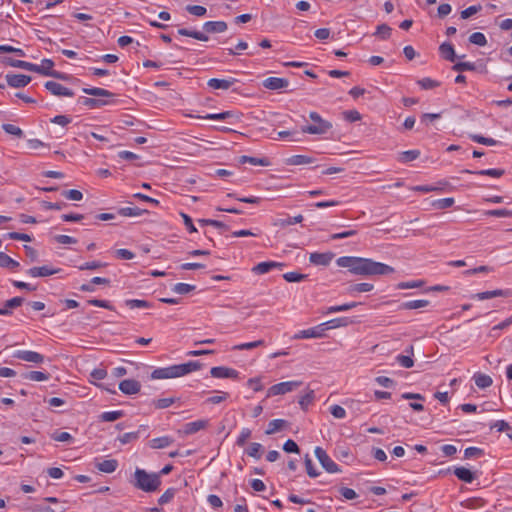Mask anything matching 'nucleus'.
<instances>
[{
    "mask_svg": "<svg viewBox=\"0 0 512 512\" xmlns=\"http://www.w3.org/2000/svg\"><path fill=\"white\" fill-rule=\"evenodd\" d=\"M358 304L359 303H357V302H351V303H346V304H342V305L330 306L325 311H323V313L324 314H332V313H337V312L348 311V310L353 309L356 306H358Z\"/></svg>",
    "mask_w": 512,
    "mask_h": 512,
    "instance_id": "2f4dec72",
    "label": "nucleus"
},
{
    "mask_svg": "<svg viewBox=\"0 0 512 512\" xmlns=\"http://www.w3.org/2000/svg\"><path fill=\"white\" fill-rule=\"evenodd\" d=\"M7 84L13 88H22L31 82V77L24 74L9 73L5 76Z\"/></svg>",
    "mask_w": 512,
    "mask_h": 512,
    "instance_id": "1a4fd4ad",
    "label": "nucleus"
},
{
    "mask_svg": "<svg viewBox=\"0 0 512 512\" xmlns=\"http://www.w3.org/2000/svg\"><path fill=\"white\" fill-rule=\"evenodd\" d=\"M250 436L251 430L249 428H243L237 438L236 444L240 447L244 446Z\"/></svg>",
    "mask_w": 512,
    "mask_h": 512,
    "instance_id": "e2e57ef3",
    "label": "nucleus"
},
{
    "mask_svg": "<svg viewBox=\"0 0 512 512\" xmlns=\"http://www.w3.org/2000/svg\"><path fill=\"white\" fill-rule=\"evenodd\" d=\"M176 402V398L170 397V398H160L153 400V405L156 409H165L171 406Z\"/></svg>",
    "mask_w": 512,
    "mask_h": 512,
    "instance_id": "49530a36",
    "label": "nucleus"
},
{
    "mask_svg": "<svg viewBox=\"0 0 512 512\" xmlns=\"http://www.w3.org/2000/svg\"><path fill=\"white\" fill-rule=\"evenodd\" d=\"M186 11L188 13H190L191 15L198 16V17L204 16L207 12L206 8L204 6H200V5H187Z\"/></svg>",
    "mask_w": 512,
    "mask_h": 512,
    "instance_id": "864d4df0",
    "label": "nucleus"
},
{
    "mask_svg": "<svg viewBox=\"0 0 512 512\" xmlns=\"http://www.w3.org/2000/svg\"><path fill=\"white\" fill-rule=\"evenodd\" d=\"M51 438L58 442H71L73 437L68 432L55 431L51 434Z\"/></svg>",
    "mask_w": 512,
    "mask_h": 512,
    "instance_id": "5fc2aeb1",
    "label": "nucleus"
},
{
    "mask_svg": "<svg viewBox=\"0 0 512 512\" xmlns=\"http://www.w3.org/2000/svg\"><path fill=\"white\" fill-rule=\"evenodd\" d=\"M45 88L55 96H65L72 97L74 93L69 88L63 86L62 84L55 81H47L45 83Z\"/></svg>",
    "mask_w": 512,
    "mask_h": 512,
    "instance_id": "9d476101",
    "label": "nucleus"
},
{
    "mask_svg": "<svg viewBox=\"0 0 512 512\" xmlns=\"http://www.w3.org/2000/svg\"><path fill=\"white\" fill-rule=\"evenodd\" d=\"M176 490L174 488L167 489L158 499L160 505L169 503L175 496Z\"/></svg>",
    "mask_w": 512,
    "mask_h": 512,
    "instance_id": "052dcab7",
    "label": "nucleus"
},
{
    "mask_svg": "<svg viewBox=\"0 0 512 512\" xmlns=\"http://www.w3.org/2000/svg\"><path fill=\"white\" fill-rule=\"evenodd\" d=\"M312 162V158L306 155H294L289 159V164L291 165H304Z\"/></svg>",
    "mask_w": 512,
    "mask_h": 512,
    "instance_id": "09e8293b",
    "label": "nucleus"
},
{
    "mask_svg": "<svg viewBox=\"0 0 512 512\" xmlns=\"http://www.w3.org/2000/svg\"><path fill=\"white\" fill-rule=\"evenodd\" d=\"M464 172L470 173V174L490 176V177H494V178H499L502 175H504V173H505V171L503 169H494V168L484 169V170H479V171L465 170Z\"/></svg>",
    "mask_w": 512,
    "mask_h": 512,
    "instance_id": "c756f323",
    "label": "nucleus"
},
{
    "mask_svg": "<svg viewBox=\"0 0 512 512\" xmlns=\"http://www.w3.org/2000/svg\"><path fill=\"white\" fill-rule=\"evenodd\" d=\"M420 156L419 150H407L399 154L398 160L402 163H407L417 159Z\"/></svg>",
    "mask_w": 512,
    "mask_h": 512,
    "instance_id": "58836bf2",
    "label": "nucleus"
},
{
    "mask_svg": "<svg viewBox=\"0 0 512 512\" xmlns=\"http://www.w3.org/2000/svg\"><path fill=\"white\" fill-rule=\"evenodd\" d=\"M62 195L68 199V200H72V201H80L83 199V194L81 191L79 190H76V189H71V190H65L62 192Z\"/></svg>",
    "mask_w": 512,
    "mask_h": 512,
    "instance_id": "603ef678",
    "label": "nucleus"
},
{
    "mask_svg": "<svg viewBox=\"0 0 512 512\" xmlns=\"http://www.w3.org/2000/svg\"><path fill=\"white\" fill-rule=\"evenodd\" d=\"M334 254L331 252L318 253L314 252L310 254L309 260L314 265L328 266L332 261Z\"/></svg>",
    "mask_w": 512,
    "mask_h": 512,
    "instance_id": "dca6fc26",
    "label": "nucleus"
},
{
    "mask_svg": "<svg viewBox=\"0 0 512 512\" xmlns=\"http://www.w3.org/2000/svg\"><path fill=\"white\" fill-rule=\"evenodd\" d=\"M83 92L85 94L97 97V98L80 97L78 99L79 104L86 106L90 109L100 108L102 106L109 105L112 103V101H110V100H105V99H102L99 97H113L114 96V94L111 93L110 91L103 89V88H97V87L84 88Z\"/></svg>",
    "mask_w": 512,
    "mask_h": 512,
    "instance_id": "20e7f679",
    "label": "nucleus"
},
{
    "mask_svg": "<svg viewBox=\"0 0 512 512\" xmlns=\"http://www.w3.org/2000/svg\"><path fill=\"white\" fill-rule=\"evenodd\" d=\"M195 289L194 285L186 284V283H177L173 287V291L178 294H187Z\"/></svg>",
    "mask_w": 512,
    "mask_h": 512,
    "instance_id": "13d9d810",
    "label": "nucleus"
},
{
    "mask_svg": "<svg viewBox=\"0 0 512 512\" xmlns=\"http://www.w3.org/2000/svg\"><path fill=\"white\" fill-rule=\"evenodd\" d=\"M339 267L347 268L351 274L359 276H380L394 273V268L370 258L342 256L336 260Z\"/></svg>",
    "mask_w": 512,
    "mask_h": 512,
    "instance_id": "f257e3e1",
    "label": "nucleus"
},
{
    "mask_svg": "<svg viewBox=\"0 0 512 512\" xmlns=\"http://www.w3.org/2000/svg\"><path fill=\"white\" fill-rule=\"evenodd\" d=\"M96 467L101 472L113 473L118 467V462L115 459L103 460L97 463Z\"/></svg>",
    "mask_w": 512,
    "mask_h": 512,
    "instance_id": "a878e982",
    "label": "nucleus"
},
{
    "mask_svg": "<svg viewBox=\"0 0 512 512\" xmlns=\"http://www.w3.org/2000/svg\"><path fill=\"white\" fill-rule=\"evenodd\" d=\"M59 272H60V269L53 268L48 265L41 266V267H32L27 271L28 275H30L31 277H34V278L51 276V275L57 274Z\"/></svg>",
    "mask_w": 512,
    "mask_h": 512,
    "instance_id": "4468645a",
    "label": "nucleus"
},
{
    "mask_svg": "<svg viewBox=\"0 0 512 512\" xmlns=\"http://www.w3.org/2000/svg\"><path fill=\"white\" fill-rule=\"evenodd\" d=\"M373 288L374 286L371 283H358L349 286L348 293L353 295L354 293L370 292Z\"/></svg>",
    "mask_w": 512,
    "mask_h": 512,
    "instance_id": "72a5a7b5",
    "label": "nucleus"
},
{
    "mask_svg": "<svg viewBox=\"0 0 512 512\" xmlns=\"http://www.w3.org/2000/svg\"><path fill=\"white\" fill-rule=\"evenodd\" d=\"M263 345H264L263 340H257V341H253V342H247V343H242V344L236 345L234 347V349L235 350H251L253 348L260 347Z\"/></svg>",
    "mask_w": 512,
    "mask_h": 512,
    "instance_id": "4d7b16f0",
    "label": "nucleus"
},
{
    "mask_svg": "<svg viewBox=\"0 0 512 512\" xmlns=\"http://www.w3.org/2000/svg\"><path fill=\"white\" fill-rule=\"evenodd\" d=\"M352 323V321L347 317L335 318L329 321L324 322L326 331L338 327H344Z\"/></svg>",
    "mask_w": 512,
    "mask_h": 512,
    "instance_id": "cd10ccee",
    "label": "nucleus"
},
{
    "mask_svg": "<svg viewBox=\"0 0 512 512\" xmlns=\"http://www.w3.org/2000/svg\"><path fill=\"white\" fill-rule=\"evenodd\" d=\"M3 130L17 138H22L24 136L22 129L13 124H3Z\"/></svg>",
    "mask_w": 512,
    "mask_h": 512,
    "instance_id": "8fccbe9b",
    "label": "nucleus"
},
{
    "mask_svg": "<svg viewBox=\"0 0 512 512\" xmlns=\"http://www.w3.org/2000/svg\"><path fill=\"white\" fill-rule=\"evenodd\" d=\"M13 357L36 364L42 363L44 361V356L42 354L29 350H18L13 354Z\"/></svg>",
    "mask_w": 512,
    "mask_h": 512,
    "instance_id": "f8f14e48",
    "label": "nucleus"
},
{
    "mask_svg": "<svg viewBox=\"0 0 512 512\" xmlns=\"http://www.w3.org/2000/svg\"><path fill=\"white\" fill-rule=\"evenodd\" d=\"M201 119H209V120H226L228 118L234 117V113L232 111H225L221 113H211L205 116H197Z\"/></svg>",
    "mask_w": 512,
    "mask_h": 512,
    "instance_id": "a19ab883",
    "label": "nucleus"
},
{
    "mask_svg": "<svg viewBox=\"0 0 512 512\" xmlns=\"http://www.w3.org/2000/svg\"><path fill=\"white\" fill-rule=\"evenodd\" d=\"M54 62L50 59H43L41 65H38V70H34V72L40 73L45 76H49V73L53 71Z\"/></svg>",
    "mask_w": 512,
    "mask_h": 512,
    "instance_id": "79ce46f5",
    "label": "nucleus"
},
{
    "mask_svg": "<svg viewBox=\"0 0 512 512\" xmlns=\"http://www.w3.org/2000/svg\"><path fill=\"white\" fill-rule=\"evenodd\" d=\"M283 278L287 282H300L307 278V275L298 272H287L283 274Z\"/></svg>",
    "mask_w": 512,
    "mask_h": 512,
    "instance_id": "6e6d98bb",
    "label": "nucleus"
},
{
    "mask_svg": "<svg viewBox=\"0 0 512 512\" xmlns=\"http://www.w3.org/2000/svg\"><path fill=\"white\" fill-rule=\"evenodd\" d=\"M262 85L269 90H281L287 88L289 82L285 78L268 77L262 82Z\"/></svg>",
    "mask_w": 512,
    "mask_h": 512,
    "instance_id": "ddd939ff",
    "label": "nucleus"
},
{
    "mask_svg": "<svg viewBox=\"0 0 512 512\" xmlns=\"http://www.w3.org/2000/svg\"><path fill=\"white\" fill-rule=\"evenodd\" d=\"M203 29L208 33H223L227 30V23L224 21H208L204 23Z\"/></svg>",
    "mask_w": 512,
    "mask_h": 512,
    "instance_id": "aec40b11",
    "label": "nucleus"
},
{
    "mask_svg": "<svg viewBox=\"0 0 512 512\" xmlns=\"http://www.w3.org/2000/svg\"><path fill=\"white\" fill-rule=\"evenodd\" d=\"M125 305L131 309L134 308H151L152 304L146 300L140 299H128L125 301Z\"/></svg>",
    "mask_w": 512,
    "mask_h": 512,
    "instance_id": "c03bdc74",
    "label": "nucleus"
},
{
    "mask_svg": "<svg viewBox=\"0 0 512 512\" xmlns=\"http://www.w3.org/2000/svg\"><path fill=\"white\" fill-rule=\"evenodd\" d=\"M5 63L11 67L21 68V69H24L27 71L34 72V70H38V65L23 61V60H15L12 58H7Z\"/></svg>",
    "mask_w": 512,
    "mask_h": 512,
    "instance_id": "4be33fe9",
    "label": "nucleus"
},
{
    "mask_svg": "<svg viewBox=\"0 0 512 512\" xmlns=\"http://www.w3.org/2000/svg\"><path fill=\"white\" fill-rule=\"evenodd\" d=\"M23 378L26 380L41 382V381L48 380L49 374L41 372V371H30V372L25 373L23 375Z\"/></svg>",
    "mask_w": 512,
    "mask_h": 512,
    "instance_id": "c9c22d12",
    "label": "nucleus"
},
{
    "mask_svg": "<svg viewBox=\"0 0 512 512\" xmlns=\"http://www.w3.org/2000/svg\"><path fill=\"white\" fill-rule=\"evenodd\" d=\"M454 474L458 479H460L466 483H471L475 479L474 473L465 467L455 468Z\"/></svg>",
    "mask_w": 512,
    "mask_h": 512,
    "instance_id": "b1692460",
    "label": "nucleus"
},
{
    "mask_svg": "<svg viewBox=\"0 0 512 512\" xmlns=\"http://www.w3.org/2000/svg\"><path fill=\"white\" fill-rule=\"evenodd\" d=\"M454 198H442V199H437V200H434L432 202V206L436 209H446V208H449L451 206H453L454 204Z\"/></svg>",
    "mask_w": 512,
    "mask_h": 512,
    "instance_id": "a18cd8bd",
    "label": "nucleus"
},
{
    "mask_svg": "<svg viewBox=\"0 0 512 512\" xmlns=\"http://www.w3.org/2000/svg\"><path fill=\"white\" fill-rule=\"evenodd\" d=\"M236 82V79L229 78V79H217L212 78L208 80L207 85L212 89H222V90H228L230 87L234 85Z\"/></svg>",
    "mask_w": 512,
    "mask_h": 512,
    "instance_id": "a211bd4d",
    "label": "nucleus"
},
{
    "mask_svg": "<svg viewBox=\"0 0 512 512\" xmlns=\"http://www.w3.org/2000/svg\"><path fill=\"white\" fill-rule=\"evenodd\" d=\"M173 443V439L169 436L154 438L150 441V447L153 449H162Z\"/></svg>",
    "mask_w": 512,
    "mask_h": 512,
    "instance_id": "c85d7f7f",
    "label": "nucleus"
},
{
    "mask_svg": "<svg viewBox=\"0 0 512 512\" xmlns=\"http://www.w3.org/2000/svg\"><path fill=\"white\" fill-rule=\"evenodd\" d=\"M315 394L313 390H308L299 398V405L303 410H307L308 406L314 401Z\"/></svg>",
    "mask_w": 512,
    "mask_h": 512,
    "instance_id": "ea45409f",
    "label": "nucleus"
},
{
    "mask_svg": "<svg viewBox=\"0 0 512 512\" xmlns=\"http://www.w3.org/2000/svg\"><path fill=\"white\" fill-rule=\"evenodd\" d=\"M309 118L313 121V124L303 126L301 129L302 133L321 135L327 133L332 128V124L324 120L317 112H310Z\"/></svg>",
    "mask_w": 512,
    "mask_h": 512,
    "instance_id": "39448f33",
    "label": "nucleus"
},
{
    "mask_svg": "<svg viewBox=\"0 0 512 512\" xmlns=\"http://www.w3.org/2000/svg\"><path fill=\"white\" fill-rule=\"evenodd\" d=\"M510 294L509 290L496 289L492 291L479 292L474 295V298L478 300H486L495 297H508Z\"/></svg>",
    "mask_w": 512,
    "mask_h": 512,
    "instance_id": "6ab92c4d",
    "label": "nucleus"
},
{
    "mask_svg": "<svg viewBox=\"0 0 512 512\" xmlns=\"http://www.w3.org/2000/svg\"><path fill=\"white\" fill-rule=\"evenodd\" d=\"M469 42L478 46H485L487 39L481 32H474L469 36Z\"/></svg>",
    "mask_w": 512,
    "mask_h": 512,
    "instance_id": "de8ad7c7",
    "label": "nucleus"
},
{
    "mask_svg": "<svg viewBox=\"0 0 512 512\" xmlns=\"http://www.w3.org/2000/svg\"><path fill=\"white\" fill-rule=\"evenodd\" d=\"M326 328L324 323H321L315 327H311L305 330H301L296 333L294 339H308V338H322L325 336Z\"/></svg>",
    "mask_w": 512,
    "mask_h": 512,
    "instance_id": "6e6552de",
    "label": "nucleus"
},
{
    "mask_svg": "<svg viewBox=\"0 0 512 512\" xmlns=\"http://www.w3.org/2000/svg\"><path fill=\"white\" fill-rule=\"evenodd\" d=\"M440 54L442 57L448 61L454 62L456 59V54L454 47L450 43H442L439 47Z\"/></svg>",
    "mask_w": 512,
    "mask_h": 512,
    "instance_id": "393cba45",
    "label": "nucleus"
},
{
    "mask_svg": "<svg viewBox=\"0 0 512 512\" xmlns=\"http://www.w3.org/2000/svg\"><path fill=\"white\" fill-rule=\"evenodd\" d=\"M302 385V381H286L272 385L268 388L266 397L270 398L277 395H284L296 390Z\"/></svg>",
    "mask_w": 512,
    "mask_h": 512,
    "instance_id": "423d86ee",
    "label": "nucleus"
},
{
    "mask_svg": "<svg viewBox=\"0 0 512 512\" xmlns=\"http://www.w3.org/2000/svg\"><path fill=\"white\" fill-rule=\"evenodd\" d=\"M131 483L135 488L144 492H155L161 484L160 474L148 473L144 469L136 468Z\"/></svg>",
    "mask_w": 512,
    "mask_h": 512,
    "instance_id": "7ed1b4c3",
    "label": "nucleus"
},
{
    "mask_svg": "<svg viewBox=\"0 0 512 512\" xmlns=\"http://www.w3.org/2000/svg\"><path fill=\"white\" fill-rule=\"evenodd\" d=\"M239 162L242 164L249 163L252 165L268 166L269 161L266 158H256L243 155L240 157Z\"/></svg>",
    "mask_w": 512,
    "mask_h": 512,
    "instance_id": "e433bc0d",
    "label": "nucleus"
},
{
    "mask_svg": "<svg viewBox=\"0 0 512 512\" xmlns=\"http://www.w3.org/2000/svg\"><path fill=\"white\" fill-rule=\"evenodd\" d=\"M262 452H263V447L260 443H251L248 447V449L246 450V453L250 456V457H253L255 459H260L261 456H262Z\"/></svg>",
    "mask_w": 512,
    "mask_h": 512,
    "instance_id": "37998d69",
    "label": "nucleus"
},
{
    "mask_svg": "<svg viewBox=\"0 0 512 512\" xmlns=\"http://www.w3.org/2000/svg\"><path fill=\"white\" fill-rule=\"evenodd\" d=\"M314 453L322 467L328 473H338L341 471L339 466L329 457V455L323 448L316 447Z\"/></svg>",
    "mask_w": 512,
    "mask_h": 512,
    "instance_id": "0eeeda50",
    "label": "nucleus"
},
{
    "mask_svg": "<svg viewBox=\"0 0 512 512\" xmlns=\"http://www.w3.org/2000/svg\"><path fill=\"white\" fill-rule=\"evenodd\" d=\"M118 213L121 216H125V217H137V216H141L144 213H147V210L140 209L138 207H123L118 210Z\"/></svg>",
    "mask_w": 512,
    "mask_h": 512,
    "instance_id": "7c9ffc66",
    "label": "nucleus"
},
{
    "mask_svg": "<svg viewBox=\"0 0 512 512\" xmlns=\"http://www.w3.org/2000/svg\"><path fill=\"white\" fill-rule=\"evenodd\" d=\"M210 374L214 378L237 379L239 377V372L237 370L226 366L212 367Z\"/></svg>",
    "mask_w": 512,
    "mask_h": 512,
    "instance_id": "9b49d317",
    "label": "nucleus"
},
{
    "mask_svg": "<svg viewBox=\"0 0 512 512\" xmlns=\"http://www.w3.org/2000/svg\"><path fill=\"white\" fill-rule=\"evenodd\" d=\"M124 412L122 410L103 412L99 419L103 422H113L123 417Z\"/></svg>",
    "mask_w": 512,
    "mask_h": 512,
    "instance_id": "f704fd0d",
    "label": "nucleus"
},
{
    "mask_svg": "<svg viewBox=\"0 0 512 512\" xmlns=\"http://www.w3.org/2000/svg\"><path fill=\"white\" fill-rule=\"evenodd\" d=\"M429 305L428 300L420 299V300H412L403 302L400 305L401 310H415V309H421Z\"/></svg>",
    "mask_w": 512,
    "mask_h": 512,
    "instance_id": "bb28decb",
    "label": "nucleus"
},
{
    "mask_svg": "<svg viewBox=\"0 0 512 512\" xmlns=\"http://www.w3.org/2000/svg\"><path fill=\"white\" fill-rule=\"evenodd\" d=\"M470 137L474 142L483 144V145H487V146H494L498 143L495 139L487 138L482 135L474 134V135H471Z\"/></svg>",
    "mask_w": 512,
    "mask_h": 512,
    "instance_id": "3c124183",
    "label": "nucleus"
},
{
    "mask_svg": "<svg viewBox=\"0 0 512 512\" xmlns=\"http://www.w3.org/2000/svg\"><path fill=\"white\" fill-rule=\"evenodd\" d=\"M287 424V421L283 419H274L269 422L268 428L266 430L267 435H271L282 429Z\"/></svg>",
    "mask_w": 512,
    "mask_h": 512,
    "instance_id": "4c0bfd02",
    "label": "nucleus"
},
{
    "mask_svg": "<svg viewBox=\"0 0 512 512\" xmlns=\"http://www.w3.org/2000/svg\"><path fill=\"white\" fill-rule=\"evenodd\" d=\"M141 384L134 379H126L120 382L119 389L127 395L137 394L140 391Z\"/></svg>",
    "mask_w": 512,
    "mask_h": 512,
    "instance_id": "2eb2a0df",
    "label": "nucleus"
},
{
    "mask_svg": "<svg viewBox=\"0 0 512 512\" xmlns=\"http://www.w3.org/2000/svg\"><path fill=\"white\" fill-rule=\"evenodd\" d=\"M392 29L387 24H381L377 27L375 35L382 39H388L391 35Z\"/></svg>",
    "mask_w": 512,
    "mask_h": 512,
    "instance_id": "680f3d73",
    "label": "nucleus"
},
{
    "mask_svg": "<svg viewBox=\"0 0 512 512\" xmlns=\"http://www.w3.org/2000/svg\"><path fill=\"white\" fill-rule=\"evenodd\" d=\"M302 221H303V216L299 214L294 217L288 216L286 218H278L273 222V225L276 227L285 228L289 225H294V224L300 223Z\"/></svg>",
    "mask_w": 512,
    "mask_h": 512,
    "instance_id": "5701e85b",
    "label": "nucleus"
},
{
    "mask_svg": "<svg viewBox=\"0 0 512 512\" xmlns=\"http://www.w3.org/2000/svg\"><path fill=\"white\" fill-rule=\"evenodd\" d=\"M474 381L477 387L484 389L492 385V378L486 374L477 373L474 375Z\"/></svg>",
    "mask_w": 512,
    "mask_h": 512,
    "instance_id": "473e14b6",
    "label": "nucleus"
},
{
    "mask_svg": "<svg viewBox=\"0 0 512 512\" xmlns=\"http://www.w3.org/2000/svg\"><path fill=\"white\" fill-rule=\"evenodd\" d=\"M305 467H306V471H307V474L309 475V477L315 478L319 475V472L315 469L309 455L305 456Z\"/></svg>",
    "mask_w": 512,
    "mask_h": 512,
    "instance_id": "69168bd1",
    "label": "nucleus"
},
{
    "mask_svg": "<svg viewBox=\"0 0 512 512\" xmlns=\"http://www.w3.org/2000/svg\"><path fill=\"white\" fill-rule=\"evenodd\" d=\"M452 69L454 71L462 72V71H474L475 64L472 62H458L453 65Z\"/></svg>",
    "mask_w": 512,
    "mask_h": 512,
    "instance_id": "bf43d9fd",
    "label": "nucleus"
},
{
    "mask_svg": "<svg viewBox=\"0 0 512 512\" xmlns=\"http://www.w3.org/2000/svg\"><path fill=\"white\" fill-rule=\"evenodd\" d=\"M396 360L404 368H411L414 365V361L410 355H398Z\"/></svg>",
    "mask_w": 512,
    "mask_h": 512,
    "instance_id": "338daca9",
    "label": "nucleus"
},
{
    "mask_svg": "<svg viewBox=\"0 0 512 512\" xmlns=\"http://www.w3.org/2000/svg\"><path fill=\"white\" fill-rule=\"evenodd\" d=\"M139 438V432H128L118 437V440L122 444H128L130 442L136 441Z\"/></svg>",
    "mask_w": 512,
    "mask_h": 512,
    "instance_id": "0e129e2a",
    "label": "nucleus"
},
{
    "mask_svg": "<svg viewBox=\"0 0 512 512\" xmlns=\"http://www.w3.org/2000/svg\"><path fill=\"white\" fill-rule=\"evenodd\" d=\"M284 267L283 263L275 262V261H267V262H261L258 263L256 266L252 268V271L255 274H265L270 272L274 268L282 269Z\"/></svg>",
    "mask_w": 512,
    "mask_h": 512,
    "instance_id": "f3484780",
    "label": "nucleus"
},
{
    "mask_svg": "<svg viewBox=\"0 0 512 512\" xmlns=\"http://www.w3.org/2000/svg\"><path fill=\"white\" fill-rule=\"evenodd\" d=\"M330 413L337 419H343L346 416L345 409L340 405H332L330 407Z\"/></svg>",
    "mask_w": 512,
    "mask_h": 512,
    "instance_id": "774afa93",
    "label": "nucleus"
},
{
    "mask_svg": "<svg viewBox=\"0 0 512 512\" xmlns=\"http://www.w3.org/2000/svg\"><path fill=\"white\" fill-rule=\"evenodd\" d=\"M207 426H208V420H203V419L196 420V421L189 422V423L185 424L183 432L186 435H190V434H194L202 429H205Z\"/></svg>",
    "mask_w": 512,
    "mask_h": 512,
    "instance_id": "412c9836",
    "label": "nucleus"
},
{
    "mask_svg": "<svg viewBox=\"0 0 512 512\" xmlns=\"http://www.w3.org/2000/svg\"><path fill=\"white\" fill-rule=\"evenodd\" d=\"M201 368V363L198 361H189L187 363L171 365L168 367L157 368L151 373V379L162 380L178 378L198 371Z\"/></svg>",
    "mask_w": 512,
    "mask_h": 512,
    "instance_id": "f03ea898",
    "label": "nucleus"
}]
</instances>
